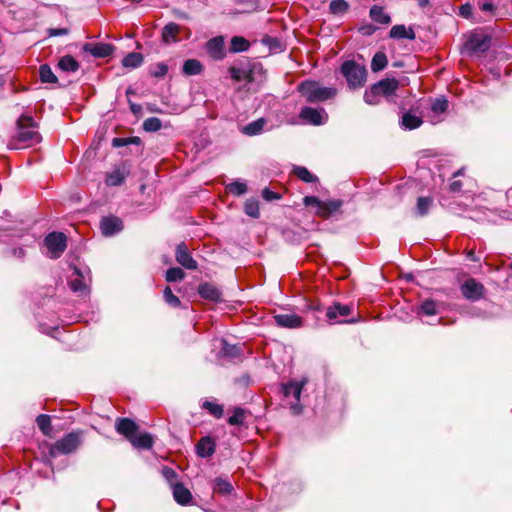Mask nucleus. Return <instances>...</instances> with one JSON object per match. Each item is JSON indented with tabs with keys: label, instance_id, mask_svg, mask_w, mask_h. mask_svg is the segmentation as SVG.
<instances>
[{
	"label": "nucleus",
	"instance_id": "30",
	"mask_svg": "<svg viewBox=\"0 0 512 512\" xmlns=\"http://www.w3.org/2000/svg\"><path fill=\"white\" fill-rule=\"evenodd\" d=\"M370 18L380 24H389L391 22L390 16L384 12L383 7L374 5L369 11Z\"/></svg>",
	"mask_w": 512,
	"mask_h": 512
},
{
	"label": "nucleus",
	"instance_id": "62",
	"mask_svg": "<svg viewBox=\"0 0 512 512\" xmlns=\"http://www.w3.org/2000/svg\"><path fill=\"white\" fill-rule=\"evenodd\" d=\"M130 108H131V111H132L133 113H137V112H139V111H140V109H141V107H140L139 105L134 104V103H131V104H130Z\"/></svg>",
	"mask_w": 512,
	"mask_h": 512
},
{
	"label": "nucleus",
	"instance_id": "33",
	"mask_svg": "<svg viewBox=\"0 0 512 512\" xmlns=\"http://www.w3.org/2000/svg\"><path fill=\"white\" fill-rule=\"evenodd\" d=\"M222 347L220 353L229 358H237L241 355L242 349L238 345L229 344L227 341L222 340Z\"/></svg>",
	"mask_w": 512,
	"mask_h": 512
},
{
	"label": "nucleus",
	"instance_id": "17",
	"mask_svg": "<svg viewBox=\"0 0 512 512\" xmlns=\"http://www.w3.org/2000/svg\"><path fill=\"white\" fill-rule=\"evenodd\" d=\"M195 448L199 457L208 458L214 454L216 445L211 437L205 436L198 441Z\"/></svg>",
	"mask_w": 512,
	"mask_h": 512
},
{
	"label": "nucleus",
	"instance_id": "5",
	"mask_svg": "<svg viewBox=\"0 0 512 512\" xmlns=\"http://www.w3.org/2000/svg\"><path fill=\"white\" fill-rule=\"evenodd\" d=\"M83 432L72 431L57 440L49 449V455L56 457L58 454H70L75 452L82 444Z\"/></svg>",
	"mask_w": 512,
	"mask_h": 512
},
{
	"label": "nucleus",
	"instance_id": "8",
	"mask_svg": "<svg viewBox=\"0 0 512 512\" xmlns=\"http://www.w3.org/2000/svg\"><path fill=\"white\" fill-rule=\"evenodd\" d=\"M89 274L90 271L88 269L81 270L74 266L73 275L68 281L71 290L80 295L86 294L88 292V283L90 282Z\"/></svg>",
	"mask_w": 512,
	"mask_h": 512
},
{
	"label": "nucleus",
	"instance_id": "49",
	"mask_svg": "<svg viewBox=\"0 0 512 512\" xmlns=\"http://www.w3.org/2000/svg\"><path fill=\"white\" fill-rule=\"evenodd\" d=\"M140 142H141V140L139 137H128V138L117 137L112 140V145L114 147H124V146L130 145V144L139 145Z\"/></svg>",
	"mask_w": 512,
	"mask_h": 512
},
{
	"label": "nucleus",
	"instance_id": "28",
	"mask_svg": "<svg viewBox=\"0 0 512 512\" xmlns=\"http://www.w3.org/2000/svg\"><path fill=\"white\" fill-rule=\"evenodd\" d=\"M182 71L185 75L188 76L199 75L203 71V65L197 59H188L184 62Z\"/></svg>",
	"mask_w": 512,
	"mask_h": 512
},
{
	"label": "nucleus",
	"instance_id": "25",
	"mask_svg": "<svg viewBox=\"0 0 512 512\" xmlns=\"http://www.w3.org/2000/svg\"><path fill=\"white\" fill-rule=\"evenodd\" d=\"M265 125L266 120L264 118H259L243 126L241 132L247 136H256L264 131Z\"/></svg>",
	"mask_w": 512,
	"mask_h": 512
},
{
	"label": "nucleus",
	"instance_id": "31",
	"mask_svg": "<svg viewBox=\"0 0 512 512\" xmlns=\"http://www.w3.org/2000/svg\"><path fill=\"white\" fill-rule=\"evenodd\" d=\"M341 206V200L322 201V206L318 215L323 217H329L330 215L338 211Z\"/></svg>",
	"mask_w": 512,
	"mask_h": 512
},
{
	"label": "nucleus",
	"instance_id": "53",
	"mask_svg": "<svg viewBox=\"0 0 512 512\" xmlns=\"http://www.w3.org/2000/svg\"><path fill=\"white\" fill-rule=\"evenodd\" d=\"M162 474L173 487V485L175 484L173 482L177 479V473L172 468L164 467L162 470Z\"/></svg>",
	"mask_w": 512,
	"mask_h": 512
},
{
	"label": "nucleus",
	"instance_id": "12",
	"mask_svg": "<svg viewBox=\"0 0 512 512\" xmlns=\"http://www.w3.org/2000/svg\"><path fill=\"white\" fill-rule=\"evenodd\" d=\"M175 258L181 266L188 270H195L198 267L196 260L191 256L185 243L177 245Z\"/></svg>",
	"mask_w": 512,
	"mask_h": 512
},
{
	"label": "nucleus",
	"instance_id": "42",
	"mask_svg": "<svg viewBox=\"0 0 512 512\" xmlns=\"http://www.w3.org/2000/svg\"><path fill=\"white\" fill-rule=\"evenodd\" d=\"M244 212L250 217L258 218L260 215L258 200L248 199L244 205Z\"/></svg>",
	"mask_w": 512,
	"mask_h": 512
},
{
	"label": "nucleus",
	"instance_id": "4",
	"mask_svg": "<svg viewBox=\"0 0 512 512\" xmlns=\"http://www.w3.org/2000/svg\"><path fill=\"white\" fill-rule=\"evenodd\" d=\"M340 71L347 81L350 89H357L364 86L367 79V70L365 66L358 64L354 60H347L342 63Z\"/></svg>",
	"mask_w": 512,
	"mask_h": 512
},
{
	"label": "nucleus",
	"instance_id": "2",
	"mask_svg": "<svg viewBox=\"0 0 512 512\" xmlns=\"http://www.w3.org/2000/svg\"><path fill=\"white\" fill-rule=\"evenodd\" d=\"M299 93L309 103H319L332 99L337 94L334 87H324L319 82L306 80L301 82L297 87Z\"/></svg>",
	"mask_w": 512,
	"mask_h": 512
},
{
	"label": "nucleus",
	"instance_id": "26",
	"mask_svg": "<svg viewBox=\"0 0 512 512\" xmlns=\"http://www.w3.org/2000/svg\"><path fill=\"white\" fill-rule=\"evenodd\" d=\"M58 68L63 72H76L80 65L78 61L71 55H65L58 61Z\"/></svg>",
	"mask_w": 512,
	"mask_h": 512
},
{
	"label": "nucleus",
	"instance_id": "23",
	"mask_svg": "<svg viewBox=\"0 0 512 512\" xmlns=\"http://www.w3.org/2000/svg\"><path fill=\"white\" fill-rule=\"evenodd\" d=\"M423 120L421 117L413 114L411 111L405 112L402 115L400 125L405 130H413L421 126Z\"/></svg>",
	"mask_w": 512,
	"mask_h": 512
},
{
	"label": "nucleus",
	"instance_id": "61",
	"mask_svg": "<svg viewBox=\"0 0 512 512\" xmlns=\"http://www.w3.org/2000/svg\"><path fill=\"white\" fill-rule=\"evenodd\" d=\"M25 254V251L23 248H15L14 249V255L18 257H23Z\"/></svg>",
	"mask_w": 512,
	"mask_h": 512
},
{
	"label": "nucleus",
	"instance_id": "58",
	"mask_svg": "<svg viewBox=\"0 0 512 512\" xmlns=\"http://www.w3.org/2000/svg\"><path fill=\"white\" fill-rule=\"evenodd\" d=\"M462 188V182L460 180H454L449 185V190L453 193L460 192Z\"/></svg>",
	"mask_w": 512,
	"mask_h": 512
},
{
	"label": "nucleus",
	"instance_id": "57",
	"mask_svg": "<svg viewBox=\"0 0 512 512\" xmlns=\"http://www.w3.org/2000/svg\"><path fill=\"white\" fill-rule=\"evenodd\" d=\"M472 13V7L470 4H464L460 7V15L468 18Z\"/></svg>",
	"mask_w": 512,
	"mask_h": 512
},
{
	"label": "nucleus",
	"instance_id": "10",
	"mask_svg": "<svg viewBox=\"0 0 512 512\" xmlns=\"http://www.w3.org/2000/svg\"><path fill=\"white\" fill-rule=\"evenodd\" d=\"M463 297L469 301H477L484 295V286L474 278H468L460 287Z\"/></svg>",
	"mask_w": 512,
	"mask_h": 512
},
{
	"label": "nucleus",
	"instance_id": "51",
	"mask_svg": "<svg viewBox=\"0 0 512 512\" xmlns=\"http://www.w3.org/2000/svg\"><path fill=\"white\" fill-rule=\"evenodd\" d=\"M303 202L306 206L315 207L317 214H319L321 206H322V201L320 199H318L315 196H306V197H304Z\"/></svg>",
	"mask_w": 512,
	"mask_h": 512
},
{
	"label": "nucleus",
	"instance_id": "45",
	"mask_svg": "<svg viewBox=\"0 0 512 512\" xmlns=\"http://www.w3.org/2000/svg\"><path fill=\"white\" fill-rule=\"evenodd\" d=\"M162 128V122L157 117H149L143 122V129L146 132H157Z\"/></svg>",
	"mask_w": 512,
	"mask_h": 512
},
{
	"label": "nucleus",
	"instance_id": "56",
	"mask_svg": "<svg viewBox=\"0 0 512 512\" xmlns=\"http://www.w3.org/2000/svg\"><path fill=\"white\" fill-rule=\"evenodd\" d=\"M262 197L266 200V201H271V200H275V199H280V195L276 192H273L271 191L270 189L268 188H265L263 191H262Z\"/></svg>",
	"mask_w": 512,
	"mask_h": 512
},
{
	"label": "nucleus",
	"instance_id": "14",
	"mask_svg": "<svg viewBox=\"0 0 512 512\" xmlns=\"http://www.w3.org/2000/svg\"><path fill=\"white\" fill-rule=\"evenodd\" d=\"M206 51L215 60H222L225 57L224 39L222 36L211 38L206 43Z\"/></svg>",
	"mask_w": 512,
	"mask_h": 512
},
{
	"label": "nucleus",
	"instance_id": "1",
	"mask_svg": "<svg viewBox=\"0 0 512 512\" xmlns=\"http://www.w3.org/2000/svg\"><path fill=\"white\" fill-rule=\"evenodd\" d=\"M399 81L395 78H384L371 85L364 92V102L368 105H377L382 98L389 99L396 94Z\"/></svg>",
	"mask_w": 512,
	"mask_h": 512
},
{
	"label": "nucleus",
	"instance_id": "27",
	"mask_svg": "<svg viewBox=\"0 0 512 512\" xmlns=\"http://www.w3.org/2000/svg\"><path fill=\"white\" fill-rule=\"evenodd\" d=\"M130 442L136 448L150 449L153 446L154 440L151 434L143 433L140 435L135 434Z\"/></svg>",
	"mask_w": 512,
	"mask_h": 512
},
{
	"label": "nucleus",
	"instance_id": "16",
	"mask_svg": "<svg viewBox=\"0 0 512 512\" xmlns=\"http://www.w3.org/2000/svg\"><path fill=\"white\" fill-rule=\"evenodd\" d=\"M274 320L279 327L283 328L295 329L303 325L302 318L297 314H277Z\"/></svg>",
	"mask_w": 512,
	"mask_h": 512
},
{
	"label": "nucleus",
	"instance_id": "22",
	"mask_svg": "<svg viewBox=\"0 0 512 512\" xmlns=\"http://www.w3.org/2000/svg\"><path fill=\"white\" fill-rule=\"evenodd\" d=\"M389 36L393 39L414 40L416 38L414 30L411 27L407 28L402 24L394 25L389 32Z\"/></svg>",
	"mask_w": 512,
	"mask_h": 512
},
{
	"label": "nucleus",
	"instance_id": "20",
	"mask_svg": "<svg viewBox=\"0 0 512 512\" xmlns=\"http://www.w3.org/2000/svg\"><path fill=\"white\" fill-rule=\"evenodd\" d=\"M180 32V26L174 22L166 24L161 33L162 41L165 44L176 43L179 41L178 34Z\"/></svg>",
	"mask_w": 512,
	"mask_h": 512
},
{
	"label": "nucleus",
	"instance_id": "52",
	"mask_svg": "<svg viewBox=\"0 0 512 512\" xmlns=\"http://www.w3.org/2000/svg\"><path fill=\"white\" fill-rule=\"evenodd\" d=\"M168 72V67L164 63H158L151 74L156 78L164 77Z\"/></svg>",
	"mask_w": 512,
	"mask_h": 512
},
{
	"label": "nucleus",
	"instance_id": "19",
	"mask_svg": "<svg viewBox=\"0 0 512 512\" xmlns=\"http://www.w3.org/2000/svg\"><path fill=\"white\" fill-rule=\"evenodd\" d=\"M129 171L124 167H116L106 175L105 182L108 186L121 185L127 177Z\"/></svg>",
	"mask_w": 512,
	"mask_h": 512
},
{
	"label": "nucleus",
	"instance_id": "54",
	"mask_svg": "<svg viewBox=\"0 0 512 512\" xmlns=\"http://www.w3.org/2000/svg\"><path fill=\"white\" fill-rule=\"evenodd\" d=\"M468 45L473 51H484L486 49L484 42L477 38L470 39Z\"/></svg>",
	"mask_w": 512,
	"mask_h": 512
},
{
	"label": "nucleus",
	"instance_id": "41",
	"mask_svg": "<svg viewBox=\"0 0 512 512\" xmlns=\"http://www.w3.org/2000/svg\"><path fill=\"white\" fill-rule=\"evenodd\" d=\"M38 428L44 435H49L51 432V418L49 415L40 414L36 418Z\"/></svg>",
	"mask_w": 512,
	"mask_h": 512
},
{
	"label": "nucleus",
	"instance_id": "46",
	"mask_svg": "<svg viewBox=\"0 0 512 512\" xmlns=\"http://www.w3.org/2000/svg\"><path fill=\"white\" fill-rule=\"evenodd\" d=\"M244 419L245 410L240 407H236L233 411V414L228 418V423L230 425L240 426L244 423Z\"/></svg>",
	"mask_w": 512,
	"mask_h": 512
},
{
	"label": "nucleus",
	"instance_id": "18",
	"mask_svg": "<svg viewBox=\"0 0 512 512\" xmlns=\"http://www.w3.org/2000/svg\"><path fill=\"white\" fill-rule=\"evenodd\" d=\"M198 293L201 298L218 302L221 300V291L211 283H202L198 286Z\"/></svg>",
	"mask_w": 512,
	"mask_h": 512
},
{
	"label": "nucleus",
	"instance_id": "50",
	"mask_svg": "<svg viewBox=\"0 0 512 512\" xmlns=\"http://www.w3.org/2000/svg\"><path fill=\"white\" fill-rule=\"evenodd\" d=\"M164 300L167 304H169L172 307H179L181 302L177 296H175L170 289V287H166L163 292Z\"/></svg>",
	"mask_w": 512,
	"mask_h": 512
},
{
	"label": "nucleus",
	"instance_id": "6",
	"mask_svg": "<svg viewBox=\"0 0 512 512\" xmlns=\"http://www.w3.org/2000/svg\"><path fill=\"white\" fill-rule=\"evenodd\" d=\"M307 380L302 379L300 381L297 380H291L288 383L282 384V393L285 398H292L293 401H291L290 409L292 410L293 414L298 415L302 411V406L300 405V395L302 392L303 387L305 386Z\"/></svg>",
	"mask_w": 512,
	"mask_h": 512
},
{
	"label": "nucleus",
	"instance_id": "7",
	"mask_svg": "<svg viewBox=\"0 0 512 512\" xmlns=\"http://www.w3.org/2000/svg\"><path fill=\"white\" fill-rule=\"evenodd\" d=\"M43 244L47 248V255L57 259L66 249L67 238L62 232H51L45 237Z\"/></svg>",
	"mask_w": 512,
	"mask_h": 512
},
{
	"label": "nucleus",
	"instance_id": "11",
	"mask_svg": "<svg viewBox=\"0 0 512 512\" xmlns=\"http://www.w3.org/2000/svg\"><path fill=\"white\" fill-rule=\"evenodd\" d=\"M100 228L104 236H113L123 229V221L116 216L103 217L100 222Z\"/></svg>",
	"mask_w": 512,
	"mask_h": 512
},
{
	"label": "nucleus",
	"instance_id": "47",
	"mask_svg": "<svg viewBox=\"0 0 512 512\" xmlns=\"http://www.w3.org/2000/svg\"><path fill=\"white\" fill-rule=\"evenodd\" d=\"M227 190L235 196H240L247 192V185L241 181H234L227 186Z\"/></svg>",
	"mask_w": 512,
	"mask_h": 512
},
{
	"label": "nucleus",
	"instance_id": "55",
	"mask_svg": "<svg viewBox=\"0 0 512 512\" xmlns=\"http://www.w3.org/2000/svg\"><path fill=\"white\" fill-rule=\"evenodd\" d=\"M69 30L67 28H49L47 34L49 37L67 35Z\"/></svg>",
	"mask_w": 512,
	"mask_h": 512
},
{
	"label": "nucleus",
	"instance_id": "29",
	"mask_svg": "<svg viewBox=\"0 0 512 512\" xmlns=\"http://www.w3.org/2000/svg\"><path fill=\"white\" fill-rule=\"evenodd\" d=\"M213 490L221 495H230L234 491L232 484L225 478L218 477L213 481Z\"/></svg>",
	"mask_w": 512,
	"mask_h": 512
},
{
	"label": "nucleus",
	"instance_id": "15",
	"mask_svg": "<svg viewBox=\"0 0 512 512\" xmlns=\"http://www.w3.org/2000/svg\"><path fill=\"white\" fill-rule=\"evenodd\" d=\"M116 431L125 436L129 441L136 434L137 424L129 418H118L115 423Z\"/></svg>",
	"mask_w": 512,
	"mask_h": 512
},
{
	"label": "nucleus",
	"instance_id": "43",
	"mask_svg": "<svg viewBox=\"0 0 512 512\" xmlns=\"http://www.w3.org/2000/svg\"><path fill=\"white\" fill-rule=\"evenodd\" d=\"M418 314L432 316L437 314V304L433 300H425L418 309Z\"/></svg>",
	"mask_w": 512,
	"mask_h": 512
},
{
	"label": "nucleus",
	"instance_id": "63",
	"mask_svg": "<svg viewBox=\"0 0 512 512\" xmlns=\"http://www.w3.org/2000/svg\"><path fill=\"white\" fill-rule=\"evenodd\" d=\"M418 5L421 8H424L429 5V0H418Z\"/></svg>",
	"mask_w": 512,
	"mask_h": 512
},
{
	"label": "nucleus",
	"instance_id": "24",
	"mask_svg": "<svg viewBox=\"0 0 512 512\" xmlns=\"http://www.w3.org/2000/svg\"><path fill=\"white\" fill-rule=\"evenodd\" d=\"M351 307L349 305H342L340 303H335L332 306L327 308L326 317L330 321L337 320L338 316H347L350 314Z\"/></svg>",
	"mask_w": 512,
	"mask_h": 512
},
{
	"label": "nucleus",
	"instance_id": "64",
	"mask_svg": "<svg viewBox=\"0 0 512 512\" xmlns=\"http://www.w3.org/2000/svg\"><path fill=\"white\" fill-rule=\"evenodd\" d=\"M175 14H176L179 18H182V19H188V18H189V17H188V14H187V13H185V12H180V11H178V12H175Z\"/></svg>",
	"mask_w": 512,
	"mask_h": 512
},
{
	"label": "nucleus",
	"instance_id": "40",
	"mask_svg": "<svg viewBox=\"0 0 512 512\" xmlns=\"http://www.w3.org/2000/svg\"><path fill=\"white\" fill-rule=\"evenodd\" d=\"M202 408L207 410L215 418L219 419L223 416V407L217 403L205 400L202 403Z\"/></svg>",
	"mask_w": 512,
	"mask_h": 512
},
{
	"label": "nucleus",
	"instance_id": "9",
	"mask_svg": "<svg viewBox=\"0 0 512 512\" xmlns=\"http://www.w3.org/2000/svg\"><path fill=\"white\" fill-rule=\"evenodd\" d=\"M299 118L305 123L318 126L327 122L328 114L324 108H312L306 106L301 109Z\"/></svg>",
	"mask_w": 512,
	"mask_h": 512
},
{
	"label": "nucleus",
	"instance_id": "44",
	"mask_svg": "<svg viewBox=\"0 0 512 512\" xmlns=\"http://www.w3.org/2000/svg\"><path fill=\"white\" fill-rule=\"evenodd\" d=\"M295 174L300 180L306 183H314L318 181L315 175H313L307 168L302 166H298L295 168Z\"/></svg>",
	"mask_w": 512,
	"mask_h": 512
},
{
	"label": "nucleus",
	"instance_id": "59",
	"mask_svg": "<svg viewBox=\"0 0 512 512\" xmlns=\"http://www.w3.org/2000/svg\"><path fill=\"white\" fill-rule=\"evenodd\" d=\"M480 9L483 12H492L495 9V6L492 2H484L480 5Z\"/></svg>",
	"mask_w": 512,
	"mask_h": 512
},
{
	"label": "nucleus",
	"instance_id": "48",
	"mask_svg": "<svg viewBox=\"0 0 512 512\" xmlns=\"http://www.w3.org/2000/svg\"><path fill=\"white\" fill-rule=\"evenodd\" d=\"M185 277V273L181 268L173 267L166 271V280L168 282L180 281Z\"/></svg>",
	"mask_w": 512,
	"mask_h": 512
},
{
	"label": "nucleus",
	"instance_id": "37",
	"mask_svg": "<svg viewBox=\"0 0 512 512\" xmlns=\"http://www.w3.org/2000/svg\"><path fill=\"white\" fill-rule=\"evenodd\" d=\"M449 106V102L444 97H438L431 101V111L435 115L443 114Z\"/></svg>",
	"mask_w": 512,
	"mask_h": 512
},
{
	"label": "nucleus",
	"instance_id": "38",
	"mask_svg": "<svg viewBox=\"0 0 512 512\" xmlns=\"http://www.w3.org/2000/svg\"><path fill=\"white\" fill-rule=\"evenodd\" d=\"M349 9V4L345 0H332L329 4V11L334 15H342Z\"/></svg>",
	"mask_w": 512,
	"mask_h": 512
},
{
	"label": "nucleus",
	"instance_id": "13",
	"mask_svg": "<svg viewBox=\"0 0 512 512\" xmlns=\"http://www.w3.org/2000/svg\"><path fill=\"white\" fill-rule=\"evenodd\" d=\"M82 49L95 58H105L113 53L114 46L109 43H85Z\"/></svg>",
	"mask_w": 512,
	"mask_h": 512
},
{
	"label": "nucleus",
	"instance_id": "60",
	"mask_svg": "<svg viewBox=\"0 0 512 512\" xmlns=\"http://www.w3.org/2000/svg\"><path fill=\"white\" fill-rule=\"evenodd\" d=\"M231 77L234 80H241V71L235 67L230 68Z\"/></svg>",
	"mask_w": 512,
	"mask_h": 512
},
{
	"label": "nucleus",
	"instance_id": "35",
	"mask_svg": "<svg viewBox=\"0 0 512 512\" xmlns=\"http://www.w3.org/2000/svg\"><path fill=\"white\" fill-rule=\"evenodd\" d=\"M39 76H40V80L43 83L54 84V83H57V81H58L57 77L55 76V74L53 73L52 69L50 68V66L48 64H43L40 66Z\"/></svg>",
	"mask_w": 512,
	"mask_h": 512
},
{
	"label": "nucleus",
	"instance_id": "21",
	"mask_svg": "<svg viewBox=\"0 0 512 512\" xmlns=\"http://www.w3.org/2000/svg\"><path fill=\"white\" fill-rule=\"evenodd\" d=\"M173 497L180 505H187L192 499L191 492L181 483H175L172 487Z\"/></svg>",
	"mask_w": 512,
	"mask_h": 512
},
{
	"label": "nucleus",
	"instance_id": "34",
	"mask_svg": "<svg viewBox=\"0 0 512 512\" xmlns=\"http://www.w3.org/2000/svg\"><path fill=\"white\" fill-rule=\"evenodd\" d=\"M388 60L384 52H377L371 61V70L373 72H379L387 66Z\"/></svg>",
	"mask_w": 512,
	"mask_h": 512
},
{
	"label": "nucleus",
	"instance_id": "32",
	"mask_svg": "<svg viewBox=\"0 0 512 512\" xmlns=\"http://www.w3.org/2000/svg\"><path fill=\"white\" fill-rule=\"evenodd\" d=\"M143 62V55L138 52L128 53L122 60V65L128 68H137Z\"/></svg>",
	"mask_w": 512,
	"mask_h": 512
},
{
	"label": "nucleus",
	"instance_id": "36",
	"mask_svg": "<svg viewBox=\"0 0 512 512\" xmlns=\"http://www.w3.org/2000/svg\"><path fill=\"white\" fill-rule=\"evenodd\" d=\"M433 205L431 197H419L416 204V214L419 216L426 215Z\"/></svg>",
	"mask_w": 512,
	"mask_h": 512
},
{
	"label": "nucleus",
	"instance_id": "39",
	"mask_svg": "<svg viewBox=\"0 0 512 512\" xmlns=\"http://www.w3.org/2000/svg\"><path fill=\"white\" fill-rule=\"evenodd\" d=\"M249 46L250 44L245 38L234 36L231 39L230 50L232 52H243L248 50Z\"/></svg>",
	"mask_w": 512,
	"mask_h": 512
},
{
	"label": "nucleus",
	"instance_id": "3",
	"mask_svg": "<svg viewBox=\"0 0 512 512\" xmlns=\"http://www.w3.org/2000/svg\"><path fill=\"white\" fill-rule=\"evenodd\" d=\"M17 139L24 146H32L41 141V136L38 133L37 123L32 116L22 115L17 121Z\"/></svg>",
	"mask_w": 512,
	"mask_h": 512
}]
</instances>
